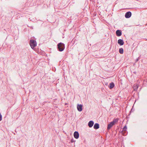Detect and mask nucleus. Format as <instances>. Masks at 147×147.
<instances>
[{
    "mask_svg": "<svg viewBox=\"0 0 147 147\" xmlns=\"http://www.w3.org/2000/svg\"><path fill=\"white\" fill-rule=\"evenodd\" d=\"M57 50L60 52L63 51L65 48V44L62 42L58 44L57 45Z\"/></svg>",
    "mask_w": 147,
    "mask_h": 147,
    "instance_id": "nucleus-1",
    "label": "nucleus"
},
{
    "mask_svg": "<svg viewBox=\"0 0 147 147\" xmlns=\"http://www.w3.org/2000/svg\"><path fill=\"white\" fill-rule=\"evenodd\" d=\"M30 45L32 49H34L35 47L37 45V43L36 40L33 39H31L30 40Z\"/></svg>",
    "mask_w": 147,
    "mask_h": 147,
    "instance_id": "nucleus-2",
    "label": "nucleus"
},
{
    "mask_svg": "<svg viewBox=\"0 0 147 147\" xmlns=\"http://www.w3.org/2000/svg\"><path fill=\"white\" fill-rule=\"evenodd\" d=\"M131 13L130 11H128L125 13V16L126 18H128L131 17Z\"/></svg>",
    "mask_w": 147,
    "mask_h": 147,
    "instance_id": "nucleus-3",
    "label": "nucleus"
},
{
    "mask_svg": "<svg viewBox=\"0 0 147 147\" xmlns=\"http://www.w3.org/2000/svg\"><path fill=\"white\" fill-rule=\"evenodd\" d=\"M82 105L81 104H78L77 106V108L78 111H81L82 110Z\"/></svg>",
    "mask_w": 147,
    "mask_h": 147,
    "instance_id": "nucleus-4",
    "label": "nucleus"
},
{
    "mask_svg": "<svg viewBox=\"0 0 147 147\" xmlns=\"http://www.w3.org/2000/svg\"><path fill=\"white\" fill-rule=\"evenodd\" d=\"M116 35L118 36H120L122 34V31L120 30H117L116 32Z\"/></svg>",
    "mask_w": 147,
    "mask_h": 147,
    "instance_id": "nucleus-5",
    "label": "nucleus"
},
{
    "mask_svg": "<svg viewBox=\"0 0 147 147\" xmlns=\"http://www.w3.org/2000/svg\"><path fill=\"white\" fill-rule=\"evenodd\" d=\"M118 43L119 45L121 46L124 44V42L123 40L121 39H119L118 40Z\"/></svg>",
    "mask_w": 147,
    "mask_h": 147,
    "instance_id": "nucleus-6",
    "label": "nucleus"
},
{
    "mask_svg": "<svg viewBox=\"0 0 147 147\" xmlns=\"http://www.w3.org/2000/svg\"><path fill=\"white\" fill-rule=\"evenodd\" d=\"M94 122L92 121H90L88 123V125L89 127H91L94 124Z\"/></svg>",
    "mask_w": 147,
    "mask_h": 147,
    "instance_id": "nucleus-7",
    "label": "nucleus"
},
{
    "mask_svg": "<svg viewBox=\"0 0 147 147\" xmlns=\"http://www.w3.org/2000/svg\"><path fill=\"white\" fill-rule=\"evenodd\" d=\"M74 136L75 138H79V134L78 132L77 131H75L74 133Z\"/></svg>",
    "mask_w": 147,
    "mask_h": 147,
    "instance_id": "nucleus-8",
    "label": "nucleus"
},
{
    "mask_svg": "<svg viewBox=\"0 0 147 147\" xmlns=\"http://www.w3.org/2000/svg\"><path fill=\"white\" fill-rule=\"evenodd\" d=\"M94 128L95 129H98L99 127V125L98 123H95L94 126Z\"/></svg>",
    "mask_w": 147,
    "mask_h": 147,
    "instance_id": "nucleus-9",
    "label": "nucleus"
},
{
    "mask_svg": "<svg viewBox=\"0 0 147 147\" xmlns=\"http://www.w3.org/2000/svg\"><path fill=\"white\" fill-rule=\"evenodd\" d=\"M114 125L111 122L109 124H108L107 125V129L109 130Z\"/></svg>",
    "mask_w": 147,
    "mask_h": 147,
    "instance_id": "nucleus-10",
    "label": "nucleus"
},
{
    "mask_svg": "<svg viewBox=\"0 0 147 147\" xmlns=\"http://www.w3.org/2000/svg\"><path fill=\"white\" fill-rule=\"evenodd\" d=\"M115 86L113 82H112L109 84V87L110 89H111L113 88Z\"/></svg>",
    "mask_w": 147,
    "mask_h": 147,
    "instance_id": "nucleus-11",
    "label": "nucleus"
},
{
    "mask_svg": "<svg viewBox=\"0 0 147 147\" xmlns=\"http://www.w3.org/2000/svg\"><path fill=\"white\" fill-rule=\"evenodd\" d=\"M118 119H114L111 122L114 125L115 123L118 122Z\"/></svg>",
    "mask_w": 147,
    "mask_h": 147,
    "instance_id": "nucleus-12",
    "label": "nucleus"
},
{
    "mask_svg": "<svg viewBox=\"0 0 147 147\" xmlns=\"http://www.w3.org/2000/svg\"><path fill=\"white\" fill-rule=\"evenodd\" d=\"M119 53L121 54H122L123 53V48H121L119 49Z\"/></svg>",
    "mask_w": 147,
    "mask_h": 147,
    "instance_id": "nucleus-13",
    "label": "nucleus"
},
{
    "mask_svg": "<svg viewBox=\"0 0 147 147\" xmlns=\"http://www.w3.org/2000/svg\"><path fill=\"white\" fill-rule=\"evenodd\" d=\"M140 56L139 57H138L136 59V62H137V61H138L140 59Z\"/></svg>",
    "mask_w": 147,
    "mask_h": 147,
    "instance_id": "nucleus-14",
    "label": "nucleus"
},
{
    "mask_svg": "<svg viewBox=\"0 0 147 147\" xmlns=\"http://www.w3.org/2000/svg\"><path fill=\"white\" fill-rule=\"evenodd\" d=\"M127 129V127L126 126H125L123 128V130L124 131H126Z\"/></svg>",
    "mask_w": 147,
    "mask_h": 147,
    "instance_id": "nucleus-15",
    "label": "nucleus"
},
{
    "mask_svg": "<svg viewBox=\"0 0 147 147\" xmlns=\"http://www.w3.org/2000/svg\"><path fill=\"white\" fill-rule=\"evenodd\" d=\"M75 140H74L73 138H72L71 140V142L72 143L74 142H75Z\"/></svg>",
    "mask_w": 147,
    "mask_h": 147,
    "instance_id": "nucleus-16",
    "label": "nucleus"
},
{
    "mask_svg": "<svg viewBox=\"0 0 147 147\" xmlns=\"http://www.w3.org/2000/svg\"><path fill=\"white\" fill-rule=\"evenodd\" d=\"M31 29H33V27L31 26H30L29 27Z\"/></svg>",
    "mask_w": 147,
    "mask_h": 147,
    "instance_id": "nucleus-17",
    "label": "nucleus"
},
{
    "mask_svg": "<svg viewBox=\"0 0 147 147\" xmlns=\"http://www.w3.org/2000/svg\"><path fill=\"white\" fill-rule=\"evenodd\" d=\"M100 137L101 138H102V136H100Z\"/></svg>",
    "mask_w": 147,
    "mask_h": 147,
    "instance_id": "nucleus-18",
    "label": "nucleus"
},
{
    "mask_svg": "<svg viewBox=\"0 0 147 147\" xmlns=\"http://www.w3.org/2000/svg\"><path fill=\"white\" fill-rule=\"evenodd\" d=\"M138 87H137V89H138Z\"/></svg>",
    "mask_w": 147,
    "mask_h": 147,
    "instance_id": "nucleus-19",
    "label": "nucleus"
}]
</instances>
